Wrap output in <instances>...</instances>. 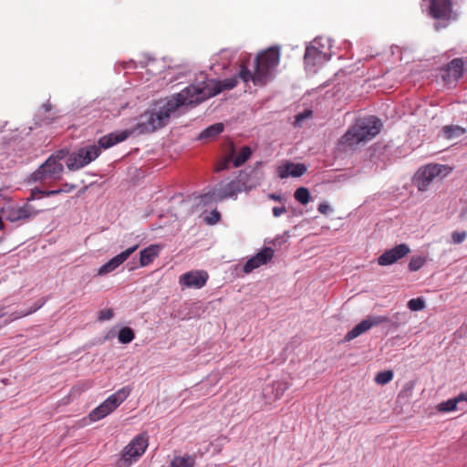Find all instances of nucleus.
<instances>
[{
    "instance_id": "dca6fc26",
    "label": "nucleus",
    "mask_w": 467,
    "mask_h": 467,
    "mask_svg": "<svg viewBox=\"0 0 467 467\" xmlns=\"http://www.w3.org/2000/svg\"><path fill=\"white\" fill-rule=\"evenodd\" d=\"M138 247L139 244H134L112 257L99 268L98 275H106L115 271L138 249Z\"/></svg>"
},
{
    "instance_id": "f257e3e1",
    "label": "nucleus",
    "mask_w": 467,
    "mask_h": 467,
    "mask_svg": "<svg viewBox=\"0 0 467 467\" xmlns=\"http://www.w3.org/2000/svg\"><path fill=\"white\" fill-rule=\"evenodd\" d=\"M280 61L279 47H272L259 53L254 60L252 70L244 64L239 67L237 76L216 81L209 78L205 74H200L195 81L185 88L195 107L206 99L214 97L223 90H230L236 87L238 80L244 83L253 82L254 86H265L274 79L275 68Z\"/></svg>"
},
{
    "instance_id": "9b49d317",
    "label": "nucleus",
    "mask_w": 467,
    "mask_h": 467,
    "mask_svg": "<svg viewBox=\"0 0 467 467\" xmlns=\"http://www.w3.org/2000/svg\"><path fill=\"white\" fill-rule=\"evenodd\" d=\"M2 213L5 219L11 223H23L36 215L34 208L27 203L22 206L17 203H8L2 208Z\"/></svg>"
},
{
    "instance_id": "5fc2aeb1",
    "label": "nucleus",
    "mask_w": 467,
    "mask_h": 467,
    "mask_svg": "<svg viewBox=\"0 0 467 467\" xmlns=\"http://www.w3.org/2000/svg\"><path fill=\"white\" fill-rule=\"evenodd\" d=\"M317 46L320 49H322V50H323L324 45H323V44H321V42L319 43V45H317Z\"/></svg>"
},
{
    "instance_id": "58836bf2",
    "label": "nucleus",
    "mask_w": 467,
    "mask_h": 467,
    "mask_svg": "<svg viewBox=\"0 0 467 467\" xmlns=\"http://www.w3.org/2000/svg\"><path fill=\"white\" fill-rule=\"evenodd\" d=\"M113 317L112 309L107 308L99 311V320H109Z\"/></svg>"
},
{
    "instance_id": "f3484780",
    "label": "nucleus",
    "mask_w": 467,
    "mask_h": 467,
    "mask_svg": "<svg viewBox=\"0 0 467 467\" xmlns=\"http://www.w3.org/2000/svg\"><path fill=\"white\" fill-rule=\"evenodd\" d=\"M410 249L406 244H400L391 249L386 250L378 257V264L382 266L393 265L398 260L405 257Z\"/></svg>"
},
{
    "instance_id": "a18cd8bd",
    "label": "nucleus",
    "mask_w": 467,
    "mask_h": 467,
    "mask_svg": "<svg viewBox=\"0 0 467 467\" xmlns=\"http://www.w3.org/2000/svg\"><path fill=\"white\" fill-rule=\"evenodd\" d=\"M268 198L270 200H273L275 202H283L284 201V196L282 194H278V193H269L268 194Z\"/></svg>"
},
{
    "instance_id": "2f4dec72",
    "label": "nucleus",
    "mask_w": 467,
    "mask_h": 467,
    "mask_svg": "<svg viewBox=\"0 0 467 467\" xmlns=\"http://www.w3.org/2000/svg\"><path fill=\"white\" fill-rule=\"evenodd\" d=\"M408 307L411 311H420L425 308V301L422 297L412 298L408 302Z\"/></svg>"
},
{
    "instance_id": "864d4df0",
    "label": "nucleus",
    "mask_w": 467,
    "mask_h": 467,
    "mask_svg": "<svg viewBox=\"0 0 467 467\" xmlns=\"http://www.w3.org/2000/svg\"><path fill=\"white\" fill-rule=\"evenodd\" d=\"M3 225H4V223H3V220H2V217L0 216V231H1V230H2V228H3Z\"/></svg>"
},
{
    "instance_id": "e433bc0d",
    "label": "nucleus",
    "mask_w": 467,
    "mask_h": 467,
    "mask_svg": "<svg viewBox=\"0 0 467 467\" xmlns=\"http://www.w3.org/2000/svg\"><path fill=\"white\" fill-rule=\"evenodd\" d=\"M312 114L311 110H305L302 113H299L295 118V125L299 126L303 120L309 118Z\"/></svg>"
},
{
    "instance_id": "09e8293b",
    "label": "nucleus",
    "mask_w": 467,
    "mask_h": 467,
    "mask_svg": "<svg viewBox=\"0 0 467 467\" xmlns=\"http://www.w3.org/2000/svg\"><path fill=\"white\" fill-rule=\"evenodd\" d=\"M74 188H75V187H74V185H70V184L66 183V184L64 185V188L62 189V190H63L62 192H71Z\"/></svg>"
},
{
    "instance_id": "20e7f679",
    "label": "nucleus",
    "mask_w": 467,
    "mask_h": 467,
    "mask_svg": "<svg viewBox=\"0 0 467 467\" xmlns=\"http://www.w3.org/2000/svg\"><path fill=\"white\" fill-rule=\"evenodd\" d=\"M241 185L243 184L239 182L237 177L227 182H221L207 192L200 195V202L208 205L230 198L236 199L239 193L244 192Z\"/></svg>"
},
{
    "instance_id": "1a4fd4ad",
    "label": "nucleus",
    "mask_w": 467,
    "mask_h": 467,
    "mask_svg": "<svg viewBox=\"0 0 467 467\" xmlns=\"http://www.w3.org/2000/svg\"><path fill=\"white\" fill-rule=\"evenodd\" d=\"M149 446V437L146 432L136 435L123 449L121 454L122 467H130L137 462Z\"/></svg>"
},
{
    "instance_id": "79ce46f5",
    "label": "nucleus",
    "mask_w": 467,
    "mask_h": 467,
    "mask_svg": "<svg viewBox=\"0 0 467 467\" xmlns=\"http://www.w3.org/2000/svg\"><path fill=\"white\" fill-rule=\"evenodd\" d=\"M230 161L233 162V154H231L226 160H224L218 165L217 171H222L228 169V164Z\"/></svg>"
},
{
    "instance_id": "c85d7f7f",
    "label": "nucleus",
    "mask_w": 467,
    "mask_h": 467,
    "mask_svg": "<svg viewBox=\"0 0 467 467\" xmlns=\"http://www.w3.org/2000/svg\"><path fill=\"white\" fill-rule=\"evenodd\" d=\"M426 262L425 256L416 255L412 256L409 262L408 267L410 271L415 272L420 269Z\"/></svg>"
},
{
    "instance_id": "f8f14e48",
    "label": "nucleus",
    "mask_w": 467,
    "mask_h": 467,
    "mask_svg": "<svg viewBox=\"0 0 467 467\" xmlns=\"http://www.w3.org/2000/svg\"><path fill=\"white\" fill-rule=\"evenodd\" d=\"M389 322H390V319L386 316H368L358 325H356L351 330H349L345 335L343 341L350 342L351 340L368 331L373 327Z\"/></svg>"
},
{
    "instance_id": "3c124183",
    "label": "nucleus",
    "mask_w": 467,
    "mask_h": 467,
    "mask_svg": "<svg viewBox=\"0 0 467 467\" xmlns=\"http://www.w3.org/2000/svg\"><path fill=\"white\" fill-rule=\"evenodd\" d=\"M39 197V192H35V189L31 191V198L30 200L36 199Z\"/></svg>"
},
{
    "instance_id": "c756f323",
    "label": "nucleus",
    "mask_w": 467,
    "mask_h": 467,
    "mask_svg": "<svg viewBox=\"0 0 467 467\" xmlns=\"http://www.w3.org/2000/svg\"><path fill=\"white\" fill-rule=\"evenodd\" d=\"M457 400L455 398L447 400L445 401L441 402L437 409L441 412H450L453 411L457 409Z\"/></svg>"
},
{
    "instance_id": "f03ea898",
    "label": "nucleus",
    "mask_w": 467,
    "mask_h": 467,
    "mask_svg": "<svg viewBox=\"0 0 467 467\" xmlns=\"http://www.w3.org/2000/svg\"><path fill=\"white\" fill-rule=\"evenodd\" d=\"M193 107L184 88L179 93L173 94L155 103L154 107L146 110L139 117V120L132 128L124 130H116L99 138V143L107 150L119 142L126 140L132 134H150L167 126L171 117L181 107Z\"/></svg>"
},
{
    "instance_id": "4be33fe9",
    "label": "nucleus",
    "mask_w": 467,
    "mask_h": 467,
    "mask_svg": "<svg viewBox=\"0 0 467 467\" xmlns=\"http://www.w3.org/2000/svg\"><path fill=\"white\" fill-rule=\"evenodd\" d=\"M43 305H44V302L38 301V302L34 303V305L29 309H23V310H19V311L11 312L9 315V317L5 320V325L9 324L18 318H21V317H24L30 314L35 313L39 308H41Z\"/></svg>"
},
{
    "instance_id": "a211bd4d",
    "label": "nucleus",
    "mask_w": 467,
    "mask_h": 467,
    "mask_svg": "<svg viewBox=\"0 0 467 467\" xmlns=\"http://www.w3.org/2000/svg\"><path fill=\"white\" fill-rule=\"evenodd\" d=\"M322 40V37H317L314 39L313 45L306 47L304 56L305 63L306 65L315 66L330 59V55L317 46L319 45L320 41Z\"/></svg>"
},
{
    "instance_id": "a19ab883",
    "label": "nucleus",
    "mask_w": 467,
    "mask_h": 467,
    "mask_svg": "<svg viewBox=\"0 0 467 467\" xmlns=\"http://www.w3.org/2000/svg\"><path fill=\"white\" fill-rule=\"evenodd\" d=\"M55 117H45V118H39L37 117V120H36V124L41 126V125H47V124H51L54 120H55Z\"/></svg>"
},
{
    "instance_id": "5701e85b",
    "label": "nucleus",
    "mask_w": 467,
    "mask_h": 467,
    "mask_svg": "<svg viewBox=\"0 0 467 467\" xmlns=\"http://www.w3.org/2000/svg\"><path fill=\"white\" fill-rule=\"evenodd\" d=\"M195 456L185 454L183 456H175L171 461V467H194Z\"/></svg>"
},
{
    "instance_id": "4c0bfd02",
    "label": "nucleus",
    "mask_w": 467,
    "mask_h": 467,
    "mask_svg": "<svg viewBox=\"0 0 467 467\" xmlns=\"http://www.w3.org/2000/svg\"><path fill=\"white\" fill-rule=\"evenodd\" d=\"M63 190H50V191H43L38 188H35V192H39V197H49L59 194Z\"/></svg>"
},
{
    "instance_id": "cd10ccee",
    "label": "nucleus",
    "mask_w": 467,
    "mask_h": 467,
    "mask_svg": "<svg viewBox=\"0 0 467 467\" xmlns=\"http://www.w3.org/2000/svg\"><path fill=\"white\" fill-rule=\"evenodd\" d=\"M135 338L134 331L129 327H122L118 335V339L122 344H129Z\"/></svg>"
},
{
    "instance_id": "0eeeda50",
    "label": "nucleus",
    "mask_w": 467,
    "mask_h": 467,
    "mask_svg": "<svg viewBox=\"0 0 467 467\" xmlns=\"http://www.w3.org/2000/svg\"><path fill=\"white\" fill-rule=\"evenodd\" d=\"M101 149L104 148L99 140L98 145L90 144L74 150L67 159L66 164L67 169L78 171L84 168L100 155Z\"/></svg>"
},
{
    "instance_id": "393cba45",
    "label": "nucleus",
    "mask_w": 467,
    "mask_h": 467,
    "mask_svg": "<svg viewBox=\"0 0 467 467\" xmlns=\"http://www.w3.org/2000/svg\"><path fill=\"white\" fill-rule=\"evenodd\" d=\"M252 155V150L249 146H244L241 148L240 152L236 155H233V165L235 168L242 166Z\"/></svg>"
},
{
    "instance_id": "412c9836",
    "label": "nucleus",
    "mask_w": 467,
    "mask_h": 467,
    "mask_svg": "<svg viewBox=\"0 0 467 467\" xmlns=\"http://www.w3.org/2000/svg\"><path fill=\"white\" fill-rule=\"evenodd\" d=\"M161 252V246L158 244H150L140 252V265L147 266L158 257Z\"/></svg>"
},
{
    "instance_id": "c9c22d12",
    "label": "nucleus",
    "mask_w": 467,
    "mask_h": 467,
    "mask_svg": "<svg viewBox=\"0 0 467 467\" xmlns=\"http://www.w3.org/2000/svg\"><path fill=\"white\" fill-rule=\"evenodd\" d=\"M68 151L66 150H60L56 151L55 153L51 154L47 159H53L55 162H61L62 160L66 158Z\"/></svg>"
},
{
    "instance_id": "49530a36",
    "label": "nucleus",
    "mask_w": 467,
    "mask_h": 467,
    "mask_svg": "<svg viewBox=\"0 0 467 467\" xmlns=\"http://www.w3.org/2000/svg\"><path fill=\"white\" fill-rule=\"evenodd\" d=\"M455 399L457 400V402H461V401H466L467 402V392H462V393H460L457 397H455Z\"/></svg>"
},
{
    "instance_id": "423d86ee",
    "label": "nucleus",
    "mask_w": 467,
    "mask_h": 467,
    "mask_svg": "<svg viewBox=\"0 0 467 467\" xmlns=\"http://www.w3.org/2000/svg\"><path fill=\"white\" fill-rule=\"evenodd\" d=\"M429 14L436 20L434 27L441 30L449 26L451 21L458 18V14L453 10V0H429Z\"/></svg>"
},
{
    "instance_id": "b1692460",
    "label": "nucleus",
    "mask_w": 467,
    "mask_h": 467,
    "mask_svg": "<svg viewBox=\"0 0 467 467\" xmlns=\"http://www.w3.org/2000/svg\"><path fill=\"white\" fill-rule=\"evenodd\" d=\"M223 123H215L209 127H207L204 130H202L199 136L201 140L203 139H213L217 137L220 133L223 131Z\"/></svg>"
},
{
    "instance_id": "aec40b11",
    "label": "nucleus",
    "mask_w": 467,
    "mask_h": 467,
    "mask_svg": "<svg viewBox=\"0 0 467 467\" xmlns=\"http://www.w3.org/2000/svg\"><path fill=\"white\" fill-rule=\"evenodd\" d=\"M307 171V167L304 163H294L285 161L284 163L276 168L277 176L280 179H286L288 177L298 178L303 176Z\"/></svg>"
},
{
    "instance_id": "ddd939ff",
    "label": "nucleus",
    "mask_w": 467,
    "mask_h": 467,
    "mask_svg": "<svg viewBox=\"0 0 467 467\" xmlns=\"http://www.w3.org/2000/svg\"><path fill=\"white\" fill-rule=\"evenodd\" d=\"M262 161H257L253 168H246L239 171L237 179L243 185L244 192H248L258 186L262 181L263 172L260 170Z\"/></svg>"
},
{
    "instance_id": "9d476101",
    "label": "nucleus",
    "mask_w": 467,
    "mask_h": 467,
    "mask_svg": "<svg viewBox=\"0 0 467 467\" xmlns=\"http://www.w3.org/2000/svg\"><path fill=\"white\" fill-rule=\"evenodd\" d=\"M64 167L61 162L47 159L36 171L32 173L34 182L57 181L61 178Z\"/></svg>"
},
{
    "instance_id": "7ed1b4c3",
    "label": "nucleus",
    "mask_w": 467,
    "mask_h": 467,
    "mask_svg": "<svg viewBox=\"0 0 467 467\" xmlns=\"http://www.w3.org/2000/svg\"><path fill=\"white\" fill-rule=\"evenodd\" d=\"M380 120L375 116L360 119L341 137L339 144L352 147L359 142L369 140L380 131Z\"/></svg>"
},
{
    "instance_id": "a878e982",
    "label": "nucleus",
    "mask_w": 467,
    "mask_h": 467,
    "mask_svg": "<svg viewBox=\"0 0 467 467\" xmlns=\"http://www.w3.org/2000/svg\"><path fill=\"white\" fill-rule=\"evenodd\" d=\"M442 131L444 133V136L447 139H453V138L461 137L462 135H463L465 133L466 130L464 128H462L460 126L451 125V126H444L442 128Z\"/></svg>"
},
{
    "instance_id": "7c9ffc66",
    "label": "nucleus",
    "mask_w": 467,
    "mask_h": 467,
    "mask_svg": "<svg viewBox=\"0 0 467 467\" xmlns=\"http://www.w3.org/2000/svg\"><path fill=\"white\" fill-rule=\"evenodd\" d=\"M393 379V372L391 370L380 371L377 374L375 381L378 384L384 385L389 383Z\"/></svg>"
},
{
    "instance_id": "ea45409f",
    "label": "nucleus",
    "mask_w": 467,
    "mask_h": 467,
    "mask_svg": "<svg viewBox=\"0 0 467 467\" xmlns=\"http://www.w3.org/2000/svg\"><path fill=\"white\" fill-rule=\"evenodd\" d=\"M317 211L322 214H327L328 213H330L332 211V209H331V206L327 202H324L319 203V205L317 207Z\"/></svg>"
},
{
    "instance_id": "8fccbe9b",
    "label": "nucleus",
    "mask_w": 467,
    "mask_h": 467,
    "mask_svg": "<svg viewBox=\"0 0 467 467\" xmlns=\"http://www.w3.org/2000/svg\"><path fill=\"white\" fill-rule=\"evenodd\" d=\"M400 316H401V315H400V313H396V314L393 316V319H394V320H393V324H394L395 326H397V325L400 323Z\"/></svg>"
},
{
    "instance_id": "de8ad7c7",
    "label": "nucleus",
    "mask_w": 467,
    "mask_h": 467,
    "mask_svg": "<svg viewBox=\"0 0 467 467\" xmlns=\"http://www.w3.org/2000/svg\"><path fill=\"white\" fill-rule=\"evenodd\" d=\"M42 109L46 113L50 112L52 109V105L49 102H46L42 105Z\"/></svg>"
},
{
    "instance_id": "37998d69",
    "label": "nucleus",
    "mask_w": 467,
    "mask_h": 467,
    "mask_svg": "<svg viewBox=\"0 0 467 467\" xmlns=\"http://www.w3.org/2000/svg\"><path fill=\"white\" fill-rule=\"evenodd\" d=\"M286 212V209L285 206H275L273 208V215L275 217H279L281 216L283 213H285Z\"/></svg>"
},
{
    "instance_id": "603ef678",
    "label": "nucleus",
    "mask_w": 467,
    "mask_h": 467,
    "mask_svg": "<svg viewBox=\"0 0 467 467\" xmlns=\"http://www.w3.org/2000/svg\"><path fill=\"white\" fill-rule=\"evenodd\" d=\"M135 66H134V62L133 61H130L129 63H125L124 65V68H128V69H130V68H134Z\"/></svg>"
},
{
    "instance_id": "4468645a",
    "label": "nucleus",
    "mask_w": 467,
    "mask_h": 467,
    "mask_svg": "<svg viewBox=\"0 0 467 467\" xmlns=\"http://www.w3.org/2000/svg\"><path fill=\"white\" fill-rule=\"evenodd\" d=\"M209 278V275L204 270H192L184 273L179 278V284L188 288L201 289L203 287Z\"/></svg>"
},
{
    "instance_id": "39448f33",
    "label": "nucleus",
    "mask_w": 467,
    "mask_h": 467,
    "mask_svg": "<svg viewBox=\"0 0 467 467\" xmlns=\"http://www.w3.org/2000/svg\"><path fill=\"white\" fill-rule=\"evenodd\" d=\"M132 388L125 386L118 389L116 392L109 396L101 404L93 409L88 418L90 421L95 422L100 420L112 413L130 395Z\"/></svg>"
},
{
    "instance_id": "bb28decb",
    "label": "nucleus",
    "mask_w": 467,
    "mask_h": 467,
    "mask_svg": "<svg viewBox=\"0 0 467 467\" xmlns=\"http://www.w3.org/2000/svg\"><path fill=\"white\" fill-rule=\"evenodd\" d=\"M294 198L300 204L306 205L311 200L310 192L306 187H299L294 192Z\"/></svg>"
},
{
    "instance_id": "473e14b6",
    "label": "nucleus",
    "mask_w": 467,
    "mask_h": 467,
    "mask_svg": "<svg viewBox=\"0 0 467 467\" xmlns=\"http://www.w3.org/2000/svg\"><path fill=\"white\" fill-rule=\"evenodd\" d=\"M274 390H275V399H279L284 395L285 390L288 389V384L282 381L275 382L273 385Z\"/></svg>"
},
{
    "instance_id": "c03bdc74",
    "label": "nucleus",
    "mask_w": 467,
    "mask_h": 467,
    "mask_svg": "<svg viewBox=\"0 0 467 467\" xmlns=\"http://www.w3.org/2000/svg\"><path fill=\"white\" fill-rule=\"evenodd\" d=\"M8 305L5 301L0 302V318L8 315Z\"/></svg>"
},
{
    "instance_id": "6ab92c4d",
    "label": "nucleus",
    "mask_w": 467,
    "mask_h": 467,
    "mask_svg": "<svg viewBox=\"0 0 467 467\" xmlns=\"http://www.w3.org/2000/svg\"><path fill=\"white\" fill-rule=\"evenodd\" d=\"M275 251L271 247H264L256 254L249 258L244 265V272L249 274L261 265H266L274 257Z\"/></svg>"
},
{
    "instance_id": "6e6552de",
    "label": "nucleus",
    "mask_w": 467,
    "mask_h": 467,
    "mask_svg": "<svg viewBox=\"0 0 467 467\" xmlns=\"http://www.w3.org/2000/svg\"><path fill=\"white\" fill-rule=\"evenodd\" d=\"M451 171L446 165L438 163H430L420 167L416 172L413 182L420 192H425L430 184L439 176L447 175Z\"/></svg>"
},
{
    "instance_id": "72a5a7b5",
    "label": "nucleus",
    "mask_w": 467,
    "mask_h": 467,
    "mask_svg": "<svg viewBox=\"0 0 467 467\" xmlns=\"http://www.w3.org/2000/svg\"><path fill=\"white\" fill-rule=\"evenodd\" d=\"M451 243L453 244H460L466 240L467 232L466 231H454L451 233Z\"/></svg>"
},
{
    "instance_id": "f704fd0d",
    "label": "nucleus",
    "mask_w": 467,
    "mask_h": 467,
    "mask_svg": "<svg viewBox=\"0 0 467 467\" xmlns=\"http://www.w3.org/2000/svg\"><path fill=\"white\" fill-rule=\"evenodd\" d=\"M221 219V213L217 210H213L209 215L204 218L207 224L213 225Z\"/></svg>"
},
{
    "instance_id": "2eb2a0df",
    "label": "nucleus",
    "mask_w": 467,
    "mask_h": 467,
    "mask_svg": "<svg viewBox=\"0 0 467 467\" xmlns=\"http://www.w3.org/2000/svg\"><path fill=\"white\" fill-rule=\"evenodd\" d=\"M442 79L446 84L457 83L464 73L463 59L461 57L453 58L442 68Z\"/></svg>"
}]
</instances>
